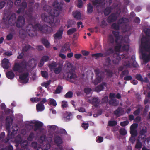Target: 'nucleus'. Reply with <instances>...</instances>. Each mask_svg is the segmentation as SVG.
<instances>
[{
  "instance_id": "1",
  "label": "nucleus",
  "mask_w": 150,
  "mask_h": 150,
  "mask_svg": "<svg viewBox=\"0 0 150 150\" xmlns=\"http://www.w3.org/2000/svg\"><path fill=\"white\" fill-rule=\"evenodd\" d=\"M140 51L144 61L147 62L150 59V42L145 37L142 38Z\"/></svg>"
},
{
  "instance_id": "2",
  "label": "nucleus",
  "mask_w": 150,
  "mask_h": 150,
  "mask_svg": "<svg viewBox=\"0 0 150 150\" xmlns=\"http://www.w3.org/2000/svg\"><path fill=\"white\" fill-rule=\"evenodd\" d=\"M113 34L115 38L116 43V45L115 47V50L117 51H128L129 48V45L123 43V38L119 35V33L117 31H113Z\"/></svg>"
},
{
  "instance_id": "3",
  "label": "nucleus",
  "mask_w": 150,
  "mask_h": 150,
  "mask_svg": "<svg viewBox=\"0 0 150 150\" xmlns=\"http://www.w3.org/2000/svg\"><path fill=\"white\" fill-rule=\"evenodd\" d=\"M51 10L52 12L53 13L52 15L46 17L44 14H43L42 15V18L43 21L48 23L51 27L55 28L59 25V21L53 16H58L59 14V10Z\"/></svg>"
},
{
  "instance_id": "4",
  "label": "nucleus",
  "mask_w": 150,
  "mask_h": 150,
  "mask_svg": "<svg viewBox=\"0 0 150 150\" xmlns=\"http://www.w3.org/2000/svg\"><path fill=\"white\" fill-rule=\"evenodd\" d=\"M112 1V0H94L92 3L93 5L100 7V9H112L110 6Z\"/></svg>"
},
{
  "instance_id": "5",
  "label": "nucleus",
  "mask_w": 150,
  "mask_h": 150,
  "mask_svg": "<svg viewBox=\"0 0 150 150\" xmlns=\"http://www.w3.org/2000/svg\"><path fill=\"white\" fill-rule=\"evenodd\" d=\"M29 66L32 65L27 64L25 61H23L20 64H16L13 67V70L19 72H22L25 69H28Z\"/></svg>"
},
{
  "instance_id": "6",
  "label": "nucleus",
  "mask_w": 150,
  "mask_h": 150,
  "mask_svg": "<svg viewBox=\"0 0 150 150\" xmlns=\"http://www.w3.org/2000/svg\"><path fill=\"white\" fill-rule=\"evenodd\" d=\"M63 63L61 64H57L53 61L48 65V67L51 71L53 70L56 74H58L61 71Z\"/></svg>"
},
{
  "instance_id": "7",
  "label": "nucleus",
  "mask_w": 150,
  "mask_h": 150,
  "mask_svg": "<svg viewBox=\"0 0 150 150\" xmlns=\"http://www.w3.org/2000/svg\"><path fill=\"white\" fill-rule=\"evenodd\" d=\"M33 28L34 30H39L40 31L46 33H49L51 31V28L50 27L44 26L42 28L41 25L39 24H36L34 27H33Z\"/></svg>"
},
{
  "instance_id": "8",
  "label": "nucleus",
  "mask_w": 150,
  "mask_h": 150,
  "mask_svg": "<svg viewBox=\"0 0 150 150\" xmlns=\"http://www.w3.org/2000/svg\"><path fill=\"white\" fill-rule=\"evenodd\" d=\"M73 64L70 62L66 61L64 67V72L65 74L74 71Z\"/></svg>"
},
{
  "instance_id": "9",
  "label": "nucleus",
  "mask_w": 150,
  "mask_h": 150,
  "mask_svg": "<svg viewBox=\"0 0 150 150\" xmlns=\"http://www.w3.org/2000/svg\"><path fill=\"white\" fill-rule=\"evenodd\" d=\"M65 74L68 78L69 80L72 82H74L77 78L76 75L74 73V70Z\"/></svg>"
},
{
  "instance_id": "10",
  "label": "nucleus",
  "mask_w": 150,
  "mask_h": 150,
  "mask_svg": "<svg viewBox=\"0 0 150 150\" xmlns=\"http://www.w3.org/2000/svg\"><path fill=\"white\" fill-rule=\"evenodd\" d=\"M28 74L27 72L21 74L20 76L18 81L23 83H26L28 81Z\"/></svg>"
},
{
  "instance_id": "11",
  "label": "nucleus",
  "mask_w": 150,
  "mask_h": 150,
  "mask_svg": "<svg viewBox=\"0 0 150 150\" xmlns=\"http://www.w3.org/2000/svg\"><path fill=\"white\" fill-rule=\"evenodd\" d=\"M137 126V125L136 124H133L131 126L130 133L132 136V137L130 139L131 141H132V139H134V137L136 136L137 134V132L135 130Z\"/></svg>"
},
{
  "instance_id": "12",
  "label": "nucleus",
  "mask_w": 150,
  "mask_h": 150,
  "mask_svg": "<svg viewBox=\"0 0 150 150\" xmlns=\"http://www.w3.org/2000/svg\"><path fill=\"white\" fill-rule=\"evenodd\" d=\"M16 25L18 28L23 27L25 24V19L22 16H20L18 18L16 22Z\"/></svg>"
},
{
  "instance_id": "13",
  "label": "nucleus",
  "mask_w": 150,
  "mask_h": 150,
  "mask_svg": "<svg viewBox=\"0 0 150 150\" xmlns=\"http://www.w3.org/2000/svg\"><path fill=\"white\" fill-rule=\"evenodd\" d=\"M63 30L64 28L63 27H61L59 28L57 33L54 35L55 39H60L62 38Z\"/></svg>"
},
{
  "instance_id": "14",
  "label": "nucleus",
  "mask_w": 150,
  "mask_h": 150,
  "mask_svg": "<svg viewBox=\"0 0 150 150\" xmlns=\"http://www.w3.org/2000/svg\"><path fill=\"white\" fill-rule=\"evenodd\" d=\"M89 97L87 96L86 97L87 100L89 102L91 103L95 106L97 105L99 102V101L98 99L96 98H91L89 99Z\"/></svg>"
},
{
  "instance_id": "15",
  "label": "nucleus",
  "mask_w": 150,
  "mask_h": 150,
  "mask_svg": "<svg viewBox=\"0 0 150 150\" xmlns=\"http://www.w3.org/2000/svg\"><path fill=\"white\" fill-rule=\"evenodd\" d=\"M63 4L61 3L58 2L57 0L54 2L52 4V6L57 9H62Z\"/></svg>"
},
{
  "instance_id": "16",
  "label": "nucleus",
  "mask_w": 150,
  "mask_h": 150,
  "mask_svg": "<svg viewBox=\"0 0 150 150\" xmlns=\"http://www.w3.org/2000/svg\"><path fill=\"white\" fill-rule=\"evenodd\" d=\"M130 62H126L124 64V65L126 68H128L129 67H131L132 66H133L134 67H135V66L134 65V64H136V63L135 62V61L134 59H132L130 60Z\"/></svg>"
},
{
  "instance_id": "17",
  "label": "nucleus",
  "mask_w": 150,
  "mask_h": 150,
  "mask_svg": "<svg viewBox=\"0 0 150 150\" xmlns=\"http://www.w3.org/2000/svg\"><path fill=\"white\" fill-rule=\"evenodd\" d=\"M2 66L4 69H7L10 65L9 60L7 59H4L2 62Z\"/></svg>"
},
{
  "instance_id": "18",
  "label": "nucleus",
  "mask_w": 150,
  "mask_h": 150,
  "mask_svg": "<svg viewBox=\"0 0 150 150\" xmlns=\"http://www.w3.org/2000/svg\"><path fill=\"white\" fill-rule=\"evenodd\" d=\"M50 58L48 56H43L40 62L39 66L42 67L44 64V62H47L49 60Z\"/></svg>"
},
{
  "instance_id": "19",
  "label": "nucleus",
  "mask_w": 150,
  "mask_h": 150,
  "mask_svg": "<svg viewBox=\"0 0 150 150\" xmlns=\"http://www.w3.org/2000/svg\"><path fill=\"white\" fill-rule=\"evenodd\" d=\"M102 79L100 75H97L95 79L93 81L95 85H96L100 82L102 81Z\"/></svg>"
},
{
  "instance_id": "20",
  "label": "nucleus",
  "mask_w": 150,
  "mask_h": 150,
  "mask_svg": "<svg viewBox=\"0 0 150 150\" xmlns=\"http://www.w3.org/2000/svg\"><path fill=\"white\" fill-rule=\"evenodd\" d=\"M30 47V46L29 45H27L24 47L23 49L22 52L17 57V58L19 59H21L23 57V52L27 51Z\"/></svg>"
},
{
  "instance_id": "21",
  "label": "nucleus",
  "mask_w": 150,
  "mask_h": 150,
  "mask_svg": "<svg viewBox=\"0 0 150 150\" xmlns=\"http://www.w3.org/2000/svg\"><path fill=\"white\" fill-rule=\"evenodd\" d=\"M106 86L105 83H102L101 84L97 86L95 90L97 92H99L103 90L104 86Z\"/></svg>"
},
{
  "instance_id": "22",
  "label": "nucleus",
  "mask_w": 150,
  "mask_h": 150,
  "mask_svg": "<svg viewBox=\"0 0 150 150\" xmlns=\"http://www.w3.org/2000/svg\"><path fill=\"white\" fill-rule=\"evenodd\" d=\"M67 51H71L69 45H66L64 46L61 49L60 51L63 53H65Z\"/></svg>"
},
{
  "instance_id": "23",
  "label": "nucleus",
  "mask_w": 150,
  "mask_h": 150,
  "mask_svg": "<svg viewBox=\"0 0 150 150\" xmlns=\"http://www.w3.org/2000/svg\"><path fill=\"white\" fill-rule=\"evenodd\" d=\"M73 16L76 19H79L81 18L80 13L77 11H75L73 13Z\"/></svg>"
},
{
  "instance_id": "24",
  "label": "nucleus",
  "mask_w": 150,
  "mask_h": 150,
  "mask_svg": "<svg viewBox=\"0 0 150 150\" xmlns=\"http://www.w3.org/2000/svg\"><path fill=\"white\" fill-rule=\"evenodd\" d=\"M42 42L46 47L48 48L50 47V45L47 40L44 39H42Z\"/></svg>"
},
{
  "instance_id": "25",
  "label": "nucleus",
  "mask_w": 150,
  "mask_h": 150,
  "mask_svg": "<svg viewBox=\"0 0 150 150\" xmlns=\"http://www.w3.org/2000/svg\"><path fill=\"white\" fill-rule=\"evenodd\" d=\"M146 132V129H142L140 132L141 135L139 136V138H140V137H142L144 141H145V139H146V136L143 135V134L145 133Z\"/></svg>"
},
{
  "instance_id": "26",
  "label": "nucleus",
  "mask_w": 150,
  "mask_h": 150,
  "mask_svg": "<svg viewBox=\"0 0 150 150\" xmlns=\"http://www.w3.org/2000/svg\"><path fill=\"white\" fill-rule=\"evenodd\" d=\"M6 75L8 78L11 79H13L15 76L14 74L11 71L7 73Z\"/></svg>"
},
{
  "instance_id": "27",
  "label": "nucleus",
  "mask_w": 150,
  "mask_h": 150,
  "mask_svg": "<svg viewBox=\"0 0 150 150\" xmlns=\"http://www.w3.org/2000/svg\"><path fill=\"white\" fill-rule=\"evenodd\" d=\"M36 108L38 111H42L44 109L43 105L41 103H39L37 105Z\"/></svg>"
},
{
  "instance_id": "28",
  "label": "nucleus",
  "mask_w": 150,
  "mask_h": 150,
  "mask_svg": "<svg viewBox=\"0 0 150 150\" xmlns=\"http://www.w3.org/2000/svg\"><path fill=\"white\" fill-rule=\"evenodd\" d=\"M136 78L137 79L141 81L142 82H147L148 81V79L146 78H145V79L144 80H143L142 76L140 75H137L136 76Z\"/></svg>"
},
{
  "instance_id": "29",
  "label": "nucleus",
  "mask_w": 150,
  "mask_h": 150,
  "mask_svg": "<svg viewBox=\"0 0 150 150\" xmlns=\"http://www.w3.org/2000/svg\"><path fill=\"white\" fill-rule=\"evenodd\" d=\"M34 124H35L36 130L38 128L43 125V124L42 123L37 121H35L34 122Z\"/></svg>"
},
{
  "instance_id": "30",
  "label": "nucleus",
  "mask_w": 150,
  "mask_h": 150,
  "mask_svg": "<svg viewBox=\"0 0 150 150\" xmlns=\"http://www.w3.org/2000/svg\"><path fill=\"white\" fill-rule=\"evenodd\" d=\"M76 30L77 29L76 28H71L69 30L67 31V33L68 35H71L73 33L76 31Z\"/></svg>"
},
{
  "instance_id": "31",
  "label": "nucleus",
  "mask_w": 150,
  "mask_h": 150,
  "mask_svg": "<svg viewBox=\"0 0 150 150\" xmlns=\"http://www.w3.org/2000/svg\"><path fill=\"white\" fill-rule=\"evenodd\" d=\"M13 2L11 0H8L7 4V6L8 7L7 9H11L13 6Z\"/></svg>"
},
{
  "instance_id": "32",
  "label": "nucleus",
  "mask_w": 150,
  "mask_h": 150,
  "mask_svg": "<svg viewBox=\"0 0 150 150\" xmlns=\"http://www.w3.org/2000/svg\"><path fill=\"white\" fill-rule=\"evenodd\" d=\"M6 120L7 125L8 127L9 125H10L11 124L12 122V119L10 117H8L6 118Z\"/></svg>"
},
{
  "instance_id": "33",
  "label": "nucleus",
  "mask_w": 150,
  "mask_h": 150,
  "mask_svg": "<svg viewBox=\"0 0 150 150\" xmlns=\"http://www.w3.org/2000/svg\"><path fill=\"white\" fill-rule=\"evenodd\" d=\"M55 142L57 144H60L62 143V141L60 137H57L54 140Z\"/></svg>"
},
{
  "instance_id": "34",
  "label": "nucleus",
  "mask_w": 150,
  "mask_h": 150,
  "mask_svg": "<svg viewBox=\"0 0 150 150\" xmlns=\"http://www.w3.org/2000/svg\"><path fill=\"white\" fill-rule=\"evenodd\" d=\"M9 22L14 24L16 22V18L15 15L12 16L9 20Z\"/></svg>"
},
{
  "instance_id": "35",
  "label": "nucleus",
  "mask_w": 150,
  "mask_h": 150,
  "mask_svg": "<svg viewBox=\"0 0 150 150\" xmlns=\"http://www.w3.org/2000/svg\"><path fill=\"white\" fill-rule=\"evenodd\" d=\"M103 56V54L101 53L94 54L92 55V57H95L96 59L102 57Z\"/></svg>"
},
{
  "instance_id": "36",
  "label": "nucleus",
  "mask_w": 150,
  "mask_h": 150,
  "mask_svg": "<svg viewBox=\"0 0 150 150\" xmlns=\"http://www.w3.org/2000/svg\"><path fill=\"white\" fill-rule=\"evenodd\" d=\"M50 104L54 106L57 105V103L56 101L54 99H50Z\"/></svg>"
},
{
  "instance_id": "37",
  "label": "nucleus",
  "mask_w": 150,
  "mask_h": 150,
  "mask_svg": "<svg viewBox=\"0 0 150 150\" xmlns=\"http://www.w3.org/2000/svg\"><path fill=\"white\" fill-rule=\"evenodd\" d=\"M41 74L42 76L45 78H47L48 77V74L47 72L44 71H42Z\"/></svg>"
},
{
  "instance_id": "38",
  "label": "nucleus",
  "mask_w": 150,
  "mask_h": 150,
  "mask_svg": "<svg viewBox=\"0 0 150 150\" xmlns=\"http://www.w3.org/2000/svg\"><path fill=\"white\" fill-rule=\"evenodd\" d=\"M117 124L116 121H110L108 122V125L110 126H113L116 125Z\"/></svg>"
},
{
  "instance_id": "39",
  "label": "nucleus",
  "mask_w": 150,
  "mask_h": 150,
  "mask_svg": "<svg viewBox=\"0 0 150 150\" xmlns=\"http://www.w3.org/2000/svg\"><path fill=\"white\" fill-rule=\"evenodd\" d=\"M142 147V144L138 140L135 146V148H140Z\"/></svg>"
},
{
  "instance_id": "40",
  "label": "nucleus",
  "mask_w": 150,
  "mask_h": 150,
  "mask_svg": "<svg viewBox=\"0 0 150 150\" xmlns=\"http://www.w3.org/2000/svg\"><path fill=\"white\" fill-rule=\"evenodd\" d=\"M62 53L63 52H61V51H60V52L58 54V56L62 59H65L66 57V56Z\"/></svg>"
},
{
  "instance_id": "41",
  "label": "nucleus",
  "mask_w": 150,
  "mask_h": 150,
  "mask_svg": "<svg viewBox=\"0 0 150 150\" xmlns=\"http://www.w3.org/2000/svg\"><path fill=\"white\" fill-rule=\"evenodd\" d=\"M61 105L63 108H67L68 107V105L66 101H62Z\"/></svg>"
},
{
  "instance_id": "42",
  "label": "nucleus",
  "mask_w": 150,
  "mask_h": 150,
  "mask_svg": "<svg viewBox=\"0 0 150 150\" xmlns=\"http://www.w3.org/2000/svg\"><path fill=\"white\" fill-rule=\"evenodd\" d=\"M128 21V20L126 18L123 19H121L119 20V23L120 24L122 23L127 22Z\"/></svg>"
},
{
  "instance_id": "43",
  "label": "nucleus",
  "mask_w": 150,
  "mask_h": 150,
  "mask_svg": "<svg viewBox=\"0 0 150 150\" xmlns=\"http://www.w3.org/2000/svg\"><path fill=\"white\" fill-rule=\"evenodd\" d=\"M73 93L71 92H69L67 93L65 95V96L67 98H71L72 96Z\"/></svg>"
},
{
  "instance_id": "44",
  "label": "nucleus",
  "mask_w": 150,
  "mask_h": 150,
  "mask_svg": "<svg viewBox=\"0 0 150 150\" xmlns=\"http://www.w3.org/2000/svg\"><path fill=\"white\" fill-rule=\"evenodd\" d=\"M83 6V1L81 0H78L77 6L79 8H81Z\"/></svg>"
},
{
  "instance_id": "45",
  "label": "nucleus",
  "mask_w": 150,
  "mask_h": 150,
  "mask_svg": "<svg viewBox=\"0 0 150 150\" xmlns=\"http://www.w3.org/2000/svg\"><path fill=\"white\" fill-rule=\"evenodd\" d=\"M84 91L86 94H88L91 92L92 90L90 88H87L84 89Z\"/></svg>"
},
{
  "instance_id": "46",
  "label": "nucleus",
  "mask_w": 150,
  "mask_h": 150,
  "mask_svg": "<svg viewBox=\"0 0 150 150\" xmlns=\"http://www.w3.org/2000/svg\"><path fill=\"white\" fill-rule=\"evenodd\" d=\"M116 17L114 15H112L110 16L108 18L109 20H110V21H112L116 19Z\"/></svg>"
},
{
  "instance_id": "47",
  "label": "nucleus",
  "mask_w": 150,
  "mask_h": 150,
  "mask_svg": "<svg viewBox=\"0 0 150 150\" xmlns=\"http://www.w3.org/2000/svg\"><path fill=\"white\" fill-rule=\"evenodd\" d=\"M74 57L76 59H79L82 57V56L81 54H76L74 55Z\"/></svg>"
},
{
  "instance_id": "48",
  "label": "nucleus",
  "mask_w": 150,
  "mask_h": 150,
  "mask_svg": "<svg viewBox=\"0 0 150 150\" xmlns=\"http://www.w3.org/2000/svg\"><path fill=\"white\" fill-rule=\"evenodd\" d=\"M144 31L145 33L146 34L149 36L150 37V29H147L146 28H145Z\"/></svg>"
},
{
  "instance_id": "49",
  "label": "nucleus",
  "mask_w": 150,
  "mask_h": 150,
  "mask_svg": "<svg viewBox=\"0 0 150 150\" xmlns=\"http://www.w3.org/2000/svg\"><path fill=\"white\" fill-rule=\"evenodd\" d=\"M120 133L123 135H125L127 133L126 131L124 129H121L120 130Z\"/></svg>"
},
{
  "instance_id": "50",
  "label": "nucleus",
  "mask_w": 150,
  "mask_h": 150,
  "mask_svg": "<svg viewBox=\"0 0 150 150\" xmlns=\"http://www.w3.org/2000/svg\"><path fill=\"white\" fill-rule=\"evenodd\" d=\"M62 89V88L61 86H59L57 88L55 93H59Z\"/></svg>"
},
{
  "instance_id": "51",
  "label": "nucleus",
  "mask_w": 150,
  "mask_h": 150,
  "mask_svg": "<svg viewBox=\"0 0 150 150\" xmlns=\"http://www.w3.org/2000/svg\"><path fill=\"white\" fill-rule=\"evenodd\" d=\"M21 6L22 8L25 9L27 6V3L25 2H22L21 4Z\"/></svg>"
},
{
  "instance_id": "52",
  "label": "nucleus",
  "mask_w": 150,
  "mask_h": 150,
  "mask_svg": "<svg viewBox=\"0 0 150 150\" xmlns=\"http://www.w3.org/2000/svg\"><path fill=\"white\" fill-rule=\"evenodd\" d=\"M128 121H126L121 122L120 123V125L122 126H124L128 125Z\"/></svg>"
},
{
  "instance_id": "53",
  "label": "nucleus",
  "mask_w": 150,
  "mask_h": 150,
  "mask_svg": "<svg viewBox=\"0 0 150 150\" xmlns=\"http://www.w3.org/2000/svg\"><path fill=\"white\" fill-rule=\"evenodd\" d=\"M82 127L84 129H87L88 127V123H83L82 125Z\"/></svg>"
},
{
  "instance_id": "54",
  "label": "nucleus",
  "mask_w": 150,
  "mask_h": 150,
  "mask_svg": "<svg viewBox=\"0 0 150 150\" xmlns=\"http://www.w3.org/2000/svg\"><path fill=\"white\" fill-rule=\"evenodd\" d=\"M112 28L117 30L119 28V25L118 24L116 23H114L112 25Z\"/></svg>"
},
{
  "instance_id": "55",
  "label": "nucleus",
  "mask_w": 150,
  "mask_h": 150,
  "mask_svg": "<svg viewBox=\"0 0 150 150\" xmlns=\"http://www.w3.org/2000/svg\"><path fill=\"white\" fill-rule=\"evenodd\" d=\"M6 3L4 1H2L0 2V9H2L5 6Z\"/></svg>"
},
{
  "instance_id": "56",
  "label": "nucleus",
  "mask_w": 150,
  "mask_h": 150,
  "mask_svg": "<svg viewBox=\"0 0 150 150\" xmlns=\"http://www.w3.org/2000/svg\"><path fill=\"white\" fill-rule=\"evenodd\" d=\"M110 103H112L113 105L116 106L118 104V102L115 100H111L110 101Z\"/></svg>"
},
{
  "instance_id": "57",
  "label": "nucleus",
  "mask_w": 150,
  "mask_h": 150,
  "mask_svg": "<svg viewBox=\"0 0 150 150\" xmlns=\"http://www.w3.org/2000/svg\"><path fill=\"white\" fill-rule=\"evenodd\" d=\"M103 138L100 137H98L97 138L96 141L98 142H102L103 141Z\"/></svg>"
},
{
  "instance_id": "58",
  "label": "nucleus",
  "mask_w": 150,
  "mask_h": 150,
  "mask_svg": "<svg viewBox=\"0 0 150 150\" xmlns=\"http://www.w3.org/2000/svg\"><path fill=\"white\" fill-rule=\"evenodd\" d=\"M81 52L82 54L85 56H88L89 54L88 52L84 50H82Z\"/></svg>"
},
{
  "instance_id": "59",
  "label": "nucleus",
  "mask_w": 150,
  "mask_h": 150,
  "mask_svg": "<svg viewBox=\"0 0 150 150\" xmlns=\"http://www.w3.org/2000/svg\"><path fill=\"white\" fill-rule=\"evenodd\" d=\"M50 83L49 82H44L42 83L41 85L42 86H45L46 88H47Z\"/></svg>"
},
{
  "instance_id": "60",
  "label": "nucleus",
  "mask_w": 150,
  "mask_h": 150,
  "mask_svg": "<svg viewBox=\"0 0 150 150\" xmlns=\"http://www.w3.org/2000/svg\"><path fill=\"white\" fill-rule=\"evenodd\" d=\"M78 110L80 112H85V109L83 107H80L78 109Z\"/></svg>"
},
{
  "instance_id": "61",
  "label": "nucleus",
  "mask_w": 150,
  "mask_h": 150,
  "mask_svg": "<svg viewBox=\"0 0 150 150\" xmlns=\"http://www.w3.org/2000/svg\"><path fill=\"white\" fill-rule=\"evenodd\" d=\"M33 102H38L40 100V99L36 98H32L30 99Z\"/></svg>"
},
{
  "instance_id": "62",
  "label": "nucleus",
  "mask_w": 150,
  "mask_h": 150,
  "mask_svg": "<svg viewBox=\"0 0 150 150\" xmlns=\"http://www.w3.org/2000/svg\"><path fill=\"white\" fill-rule=\"evenodd\" d=\"M109 40L110 41L111 43L113 42H114V39L113 36L112 35H110L109 37Z\"/></svg>"
},
{
  "instance_id": "63",
  "label": "nucleus",
  "mask_w": 150,
  "mask_h": 150,
  "mask_svg": "<svg viewBox=\"0 0 150 150\" xmlns=\"http://www.w3.org/2000/svg\"><path fill=\"white\" fill-rule=\"evenodd\" d=\"M108 96H105L102 99V102L103 103H106L108 102Z\"/></svg>"
},
{
  "instance_id": "64",
  "label": "nucleus",
  "mask_w": 150,
  "mask_h": 150,
  "mask_svg": "<svg viewBox=\"0 0 150 150\" xmlns=\"http://www.w3.org/2000/svg\"><path fill=\"white\" fill-rule=\"evenodd\" d=\"M114 113L117 115L119 116L120 115V109H118L115 111Z\"/></svg>"
}]
</instances>
